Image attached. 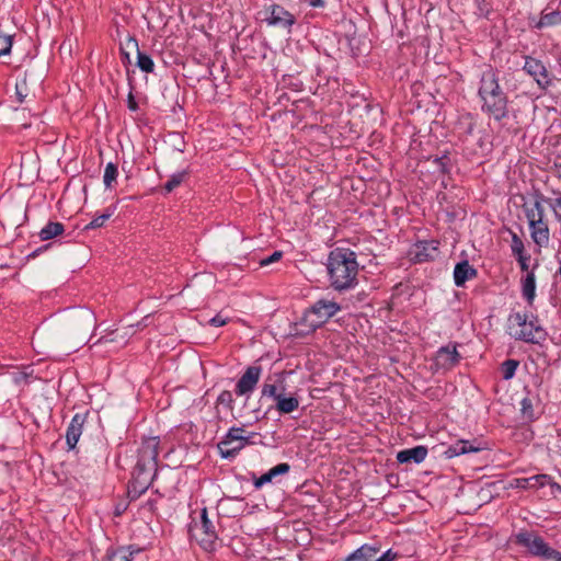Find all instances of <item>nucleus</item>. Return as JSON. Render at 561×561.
Returning a JSON list of instances; mask_svg holds the SVG:
<instances>
[{"label": "nucleus", "mask_w": 561, "mask_h": 561, "mask_svg": "<svg viewBox=\"0 0 561 561\" xmlns=\"http://www.w3.org/2000/svg\"><path fill=\"white\" fill-rule=\"evenodd\" d=\"M160 440L158 437H148L142 440L138 449L136 466L128 485V496L131 500L139 497L150 486L157 473V457Z\"/></svg>", "instance_id": "1"}, {"label": "nucleus", "mask_w": 561, "mask_h": 561, "mask_svg": "<svg viewBox=\"0 0 561 561\" xmlns=\"http://www.w3.org/2000/svg\"><path fill=\"white\" fill-rule=\"evenodd\" d=\"M328 275L331 286L343 291L357 284L358 263L356 254L350 249L336 248L328 256Z\"/></svg>", "instance_id": "2"}, {"label": "nucleus", "mask_w": 561, "mask_h": 561, "mask_svg": "<svg viewBox=\"0 0 561 561\" xmlns=\"http://www.w3.org/2000/svg\"><path fill=\"white\" fill-rule=\"evenodd\" d=\"M519 329L513 333L516 340L527 343H538L546 337V331L537 323V319L529 320L527 314L514 313L511 318Z\"/></svg>", "instance_id": "3"}, {"label": "nucleus", "mask_w": 561, "mask_h": 561, "mask_svg": "<svg viewBox=\"0 0 561 561\" xmlns=\"http://www.w3.org/2000/svg\"><path fill=\"white\" fill-rule=\"evenodd\" d=\"M192 537L196 538L205 550L213 549V545L217 538L216 529L213 522L207 516V510L201 512V520L194 523L190 527Z\"/></svg>", "instance_id": "4"}, {"label": "nucleus", "mask_w": 561, "mask_h": 561, "mask_svg": "<svg viewBox=\"0 0 561 561\" xmlns=\"http://www.w3.org/2000/svg\"><path fill=\"white\" fill-rule=\"evenodd\" d=\"M340 309V306L335 301L320 299L316 301L306 313V319L310 322V327L316 329L335 316Z\"/></svg>", "instance_id": "5"}, {"label": "nucleus", "mask_w": 561, "mask_h": 561, "mask_svg": "<svg viewBox=\"0 0 561 561\" xmlns=\"http://www.w3.org/2000/svg\"><path fill=\"white\" fill-rule=\"evenodd\" d=\"M523 69L534 78L538 87L542 90H547L552 84L553 79L561 80V77L551 76L541 60L530 56L525 57Z\"/></svg>", "instance_id": "6"}, {"label": "nucleus", "mask_w": 561, "mask_h": 561, "mask_svg": "<svg viewBox=\"0 0 561 561\" xmlns=\"http://www.w3.org/2000/svg\"><path fill=\"white\" fill-rule=\"evenodd\" d=\"M242 433H245L242 427H231L218 443L217 447L222 458H232L242 449Z\"/></svg>", "instance_id": "7"}, {"label": "nucleus", "mask_w": 561, "mask_h": 561, "mask_svg": "<svg viewBox=\"0 0 561 561\" xmlns=\"http://www.w3.org/2000/svg\"><path fill=\"white\" fill-rule=\"evenodd\" d=\"M95 316L91 310L82 309L76 312L71 319L70 331L73 336L80 335L82 342L89 331L95 328Z\"/></svg>", "instance_id": "8"}, {"label": "nucleus", "mask_w": 561, "mask_h": 561, "mask_svg": "<svg viewBox=\"0 0 561 561\" xmlns=\"http://www.w3.org/2000/svg\"><path fill=\"white\" fill-rule=\"evenodd\" d=\"M265 21L273 26L289 30L296 19L294 14L279 4H272L265 9Z\"/></svg>", "instance_id": "9"}, {"label": "nucleus", "mask_w": 561, "mask_h": 561, "mask_svg": "<svg viewBox=\"0 0 561 561\" xmlns=\"http://www.w3.org/2000/svg\"><path fill=\"white\" fill-rule=\"evenodd\" d=\"M482 101V111L495 121L500 122L507 117L508 100L506 95L480 98Z\"/></svg>", "instance_id": "10"}, {"label": "nucleus", "mask_w": 561, "mask_h": 561, "mask_svg": "<svg viewBox=\"0 0 561 561\" xmlns=\"http://www.w3.org/2000/svg\"><path fill=\"white\" fill-rule=\"evenodd\" d=\"M478 94L480 98L506 95L499 83V77L492 68L482 72Z\"/></svg>", "instance_id": "11"}, {"label": "nucleus", "mask_w": 561, "mask_h": 561, "mask_svg": "<svg viewBox=\"0 0 561 561\" xmlns=\"http://www.w3.org/2000/svg\"><path fill=\"white\" fill-rule=\"evenodd\" d=\"M261 374V366H249L238 380L234 392L238 396H244L249 392H252L260 380Z\"/></svg>", "instance_id": "12"}, {"label": "nucleus", "mask_w": 561, "mask_h": 561, "mask_svg": "<svg viewBox=\"0 0 561 561\" xmlns=\"http://www.w3.org/2000/svg\"><path fill=\"white\" fill-rule=\"evenodd\" d=\"M438 241L436 240L420 241L416 244H414L411 251L413 260L417 263L434 260L435 257L438 256Z\"/></svg>", "instance_id": "13"}, {"label": "nucleus", "mask_w": 561, "mask_h": 561, "mask_svg": "<svg viewBox=\"0 0 561 561\" xmlns=\"http://www.w3.org/2000/svg\"><path fill=\"white\" fill-rule=\"evenodd\" d=\"M134 334L133 325L125 327L122 329H115L111 331L108 334L101 336L96 340L91 346L95 345H105L115 343L118 346H123L127 343L129 337Z\"/></svg>", "instance_id": "14"}, {"label": "nucleus", "mask_w": 561, "mask_h": 561, "mask_svg": "<svg viewBox=\"0 0 561 561\" xmlns=\"http://www.w3.org/2000/svg\"><path fill=\"white\" fill-rule=\"evenodd\" d=\"M88 413H77L73 415L67 432H66V442L70 449H73L82 434V428L85 423Z\"/></svg>", "instance_id": "15"}, {"label": "nucleus", "mask_w": 561, "mask_h": 561, "mask_svg": "<svg viewBox=\"0 0 561 561\" xmlns=\"http://www.w3.org/2000/svg\"><path fill=\"white\" fill-rule=\"evenodd\" d=\"M516 542L527 548L533 554L539 556L547 545L543 539L533 531H522L516 535Z\"/></svg>", "instance_id": "16"}, {"label": "nucleus", "mask_w": 561, "mask_h": 561, "mask_svg": "<svg viewBox=\"0 0 561 561\" xmlns=\"http://www.w3.org/2000/svg\"><path fill=\"white\" fill-rule=\"evenodd\" d=\"M459 359L456 346H444L438 350L435 362L439 368L450 369L459 363Z\"/></svg>", "instance_id": "17"}, {"label": "nucleus", "mask_w": 561, "mask_h": 561, "mask_svg": "<svg viewBox=\"0 0 561 561\" xmlns=\"http://www.w3.org/2000/svg\"><path fill=\"white\" fill-rule=\"evenodd\" d=\"M427 456V448L424 446H415L413 448L400 450L397 454V460L400 463L422 462Z\"/></svg>", "instance_id": "18"}, {"label": "nucleus", "mask_w": 561, "mask_h": 561, "mask_svg": "<svg viewBox=\"0 0 561 561\" xmlns=\"http://www.w3.org/2000/svg\"><path fill=\"white\" fill-rule=\"evenodd\" d=\"M284 382V373L268 376L262 386V397L273 398L275 401L282 393L278 392V385Z\"/></svg>", "instance_id": "19"}, {"label": "nucleus", "mask_w": 561, "mask_h": 561, "mask_svg": "<svg viewBox=\"0 0 561 561\" xmlns=\"http://www.w3.org/2000/svg\"><path fill=\"white\" fill-rule=\"evenodd\" d=\"M477 271L468 261H462L456 264L454 270L455 284L460 287L463 286L468 279L476 277Z\"/></svg>", "instance_id": "20"}, {"label": "nucleus", "mask_w": 561, "mask_h": 561, "mask_svg": "<svg viewBox=\"0 0 561 561\" xmlns=\"http://www.w3.org/2000/svg\"><path fill=\"white\" fill-rule=\"evenodd\" d=\"M127 48H135L137 50V66L144 72L150 73L154 70V62L150 56L142 54L138 49V43L135 38L129 37L126 42Z\"/></svg>", "instance_id": "21"}, {"label": "nucleus", "mask_w": 561, "mask_h": 561, "mask_svg": "<svg viewBox=\"0 0 561 561\" xmlns=\"http://www.w3.org/2000/svg\"><path fill=\"white\" fill-rule=\"evenodd\" d=\"M530 234L534 242L539 247H545L549 242V228L548 225L543 221H537L535 225L530 224Z\"/></svg>", "instance_id": "22"}, {"label": "nucleus", "mask_w": 561, "mask_h": 561, "mask_svg": "<svg viewBox=\"0 0 561 561\" xmlns=\"http://www.w3.org/2000/svg\"><path fill=\"white\" fill-rule=\"evenodd\" d=\"M561 24V11L552 10L549 11L548 8L541 12L540 19L536 23L535 27L543 28L550 27Z\"/></svg>", "instance_id": "23"}, {"label": "nucleus", "mask_w": 561, "mask_h": 561, "mask_svg": "<svg viewBox=\"0 0 561 561\" xmlns=\"http://www.w3.org/2000/svg\"><path fill=\"white\" fill-rule=\"evenodd\" d=\"M478 450H480V448L472 446L469 440H458L446 449L445 455L448 458H454L463 454L476 453Z\"/></svg>", "instance_id": "24"}, {"label": "nucleus", "mask_w": 561, "mask_h": 561, "mask_svg": "<svg viewBox=\"0 0 561 561\" xmlns=\"http://www.w3.org/2000/svg\"><path fill=\"white\" fill-rule=\"evenodd\" d=\"M549 481L547 474H537L529 478L516 479V486L519 489H538L546 485Z\"/></svg>", "instance_id": "25"}, {"label": "nucleus", "mask_w": 561, "mask_h": 561, "mask_svg": "<svg viewBox=\"0 0 561 561\" xmlns=\"http://www.w3.org/2000/svg\"><path fill=\"white\" fill-rule=\"evenodd\" d=\"M522 293L529 305H533L536 297V277L533 272L528 273L522 280Z\"/></svg>", "instance_id": "26"}, {"label": "nucleus", "mask_w": 561, "mask_h": 561, "mask_svg": "<svg viewBox=\"0 0 561 561\" xmlns=\"http://www.w3.org/2000/svg\"><path fill=\"white\" fill-rule=\"evenodd\" d=\"M378 552V548L364 545L351 553L345 561H370Z\"/></svg>", "instance_id": "27"}, {"label": "nucleus", "mask_w": 561, "mask_h": 561, "mask_svg": "<svg viewBox=\"0 0 561 561\" xmlns=\"http://www.w3.org/2000/svg\"><path fill=\"white\" fill-rule=\"evenodd\" d=\"M299 408V400L296 397H283L280 394L276 400V410L279 413L288 414L296 411Z\"/></svg>", "instance_id": "28"}, {"label": "nucleus", "mask_w": 561, "mask_h": 561, "mask_svg": "<svg viewBox=\"0 0 561 561\" xmlns=\"http://www.w3.org/2000/svg\"><path fill=\"white\" fill-rule=\"evenodd\" d=\"M65 228L61 222L50 221L48 222L39 232V237L42 240H50L55 237L60 236L64 232Z\"/></svg>", "instance_id": "29"}, {"label": "nucleus", "mask_w": 561, "mask_h": 561, "mask_svg": "<svg viewBox=\"0 0 561 561\" xmlns=\"http://www.w3.org/2000/svg\"><path fill=\"white\" fill-rule=\"evenodd\" d=\"M543 206L539 199H536L533 206L525 207V214L528 219V224L535 225V222L543 220Z\"/></svg>", "instance_id": "30"}, {"label": "nucleus", "mask_w": 561, "mask_h": 561, "mask_svg": "<svg viewBox=\"0 0 561 561\" xmlns=\"http://www.w3.org/2000/svg\"><path fill=\"white\" fill-rule=\"evenodd\" d=\"M139 550L131 551L129 548L121 547L112 551H107L106 561H131L134 553Z\"/></svg>", "instance_id": "31"}, {"label": "nucleus", "mask_w": 561, "mask_h": 561, "mask_svg": "<svg viewBox=\"0 0 561 561\" xmlns=\"http://www.w3.org/2000/svg\"><path fill=\"white\" fill-rule=\"evenodd\" d=\"M118 171L116 164L110 162L106 164L103 175V182L106 188L112 187V183L116 181Z\"/></svg>", "instance_id": "32"}, {"label": "nucleus", "mask_w": 561, "mask_h": 561, "mask_svg": "<svg viewBox=\"0 0 561 561\" xmlns=\"http://www.w3.org/2000/svg\"><path fill=\"white\" fill-rule=\"evenodd\" d=\"M518 365L519 363L515 359L505 360L501 366L503 378L505 380L512 379L516 373Z\"/></svg>", "instance_id": "33"}, {"label": "nucleus", "mask_w": 561, "mask_h": 561, "mask_svg": "<svg viewBox=\"0 0 561 561\" xmlns=\"http://www.w3.org/2000/svg\"><path fill=\"white\" fill-rule=\"evenodd\" d=\"M520 411L523 413V416L527 420H534L535 413H534V405L533 400L528 397L524 398L520 402Z\"/></svg>", "instance_id": "34"}, {"label": "nucleus", "mask_w": 561, "mask_h": 561, "mask_svg": "<svg viewBox=\"0 0 561 561\" xmlns=\"http://www.w3.org/2000/svg\"><path fill=\"white\" fill-rule=\"evenodd\" d=\"M185 172H179L173 174L170 180L164 184V190L170 193L178 187L184 180Z\"/></svg>", "instance_id": "35"}, {"label": "nucleus", "mask_w": 561, "mask_h": 561, "mask_svg": "<svg viewBox=\"0 0 561 561\" xmlns=\"http://www.w3.org/2000/svg\"><path fill=\"white\" fill-rule=\"evenodd\" d=\"M12 43V36L0 33V57L10 54Z\"/></svg>", "instance_id": "36"}, {"label": "nucleus", "mask_w": 561, "mask_h": 561, "mask_svg": "<svg viewBox=\"0 0 561 561\" xmlns=\"http://www.w3.org/2000/svg\"><path fill=\"white\" fill-rule=\"evenodd\" d=\"M539 556L546 561H561V553L558 550L550 548L548 545L545 546Z\"/></svg>", "instance_id": "37"}, {"label": "nucleus", "mask_w": 561, "mask_h": 561, "mask_svg": "<svg viewBox=\"0 0 561 561\" xmlns=\"http://www.w3.org/2000/svg\"><path fill=\"white\" fill-rule=\"evenodd\" d=\"M15 94L20 103H22L26 99L28 94L26 78H23L22 80L16 82Z\"/></svg>", "instance_id": "38"}, {"label": "nucleus", "mask_w": 561, "mask_h": 561, "mask_svg": "<svg viewBox=\"0 0 561 561\" xmlns=\"http://www.w3.org/2000/svg\"><path fill=\"white\" fill-rule=\"evenodd\" d=\"M113 215V211H107L94 218L90 224L85 226V229H96L102 227L105 221Z\"/></svg>", "instance_id": "39"}, {"label": "nucleus", "mask_w": 561, "mask_h": 561, "mask_svg": "<svg viewBox=\"0 0 561 561\" xmlns=\"http://www.w3.org/2000/svg\"><path fill=\"white\" fill-rule=\"evenodd\" d=\"M511 248H512V252L514 255L519 256V255L524 254V243H523L522 239L516 233H513V236H512Z\"/></svg>", "instance_id": "40"}, {"label": "nucleus", "mask_w": 561, "mask_h": 561, "mask_svg": "<svg viewBox=\"0 0 561 561\" xmlns=\"http://www.w3.org/2000/svg\"><path fill=\"white\" fill-rule=\"evenodd\" d=\"M290 467L286 462L278 463L277 466L270 469L267 472L271 474L272 478H275L279 474H285L289 471Z\"/></svg>", "instance_id": "41"}, {"label": "nucleus", "mask_w": 561, "mask_h": 561, "mask_svg": "<svg viewBox=\"0 0 561 561\" xmlns=\"http://www.w3.org/2000/svg\"><path fill=\"white\" fill-rule=\"evenodd\" d=\"M433 163L435 164L436 170L439 171L442 174L448 171V158L446 156L435 158L433 160Z\"/></svg>", "instance_id": "42"}, {"label": "nucleus", "mask_w": 561, "mask_h": 561, "mask_svg": "<svg viewBox=\"0 0 561 561\" xmlns=\"http://www.w3.org/2000/svg\"><path fill=\"white\" fill-rule=\"evenodd\" d=\"M232 402H233L232 393L228 390L222 391L217 398V403L227 405L230 409H231Z\"/></svg>", "instance_id": "43"}, {"label": "nucleus", "mask_w": 561, "mask_h": 561, "mask_svg": "<svg viewBox=\"0 0 561 561\" xmlns=\"http://www.w3.org/2000/svg\"><path fill=\"white\" fill-rule=\"evenodd\" d=\"M283 253L280 251H275L273 254H271L266 259H263L261 261V265L262 266H265V265H268L271 263H274L276 261H278L280 257H282Z\"/></svg>", "instance_id": "44"}, {"label": "nucleus", "mask_w": 561, "mask_h": 561, "mask_svg": "<svg viewBox=\"0 0 561 561\" xmlns=\"http://www.w3.org/2000/svg\"><path fill=\"white\" fill-rule=\"evenodd\" d=\"M273 480V478L271 477V474L268 472L262 474L260 478H257L255 481H254V486L260 489L262 488L265 483H268Z\"/></svg>", "instance_id": "45"}, {"label": "nucleus", "mask_w": 561, "mask_h": 561, "mask_svg": "<svg viewBox=\"0 0 561 561\" xmlns=\"http://www.w3.org/2000/svg\"><path fill=\"white\" fill-rule=\"evenodd\" d=\"M228 319L224 318L221 314H217L209 320V324L214 327H222L227 324Z\"/></svg>", "instance_id": "46"}, {"label": "nucleus", "mask_w": 561, "mask_h": 561, "mask_svg": "<svg viewBox=\"0 0 561 561\" xmlns=\"http://www.w3.org/2000/svg\"><path fill=\"white\" fill-rule=\"evenodd\" d=\"M255 436H257L256 433H250L249 435H244V433L241 434V443H242V449L247 446V445H251L253 444L254 442L252 440V438H254Z\"/></svg>", "instance_id": "47"}, {"label": "nucleus", "mask_w": 561, "mask_h": 561, "mask_svg": "<svg viewBox=\"0 0 561 561\" xmlns=\"http://www.w3.org/2000/svg\"><path fill=\"white\" fill-rule=\"evenodd\" d=\"M397 553L392 552V550H387L381 557H379L376 561H393L397 558Z\"/></svg>", "instance_id": "48"}, {"label": "nucleus", "mask_w": 561, "mask_h": 561, "mask_svg": "<svg viewBox=\"0 0 561 561\" xmlns=\"http://www.w3.org/2000/svg\"><path fill=\"white\" fill-rule=\"evenodd\" d=\"M127 106L133 112H136L138 110V104L131 92L128 94Z\"/></svg>", "instance_id": "49"}, {"label": "nucleus", "mask_w": 561, "mask_h": 561, "mask_svg": "<svg viewBox=\"0 0 561 561\" xmlns=\"http://www.w3.org/2000/svg\"><path fill=\"white\" fill-rule=\"evenodd\" d=\"M528 259L529 257L526 256L525 254H522V255L517 256V261H518V263L520 265L522 271H527L528 270V263H527Z\"/></svg>", "instance_id": "50"}, {"label": "nucleus", "mask_w": 561, "mask_h": 561, "mask_svg": "<svg viewBox=\"0 0 561 561\" xmlns=\"http://www.w3.org/2000/svg\"><path fill=\"white\" fill-rule=\"evenodd\" d=\"M554 207L561 210V195L558 198H556Z\"/></svg>", "instance_id": "51"}, {"label": "nucleus", "mask_w": 561, "mask_h": 561, "mask_svg": "<svg viewBox=\"0 0 561 561\" xmlns=\"http://www.w3.org/2000/svg\"><path fill=\"white\" fill-rule=\"evenodd\" d=\"M126 59H129V54L125 51L124 47L121 48Z\"/></svg>", "instance_id": "52"}]
</instances>
